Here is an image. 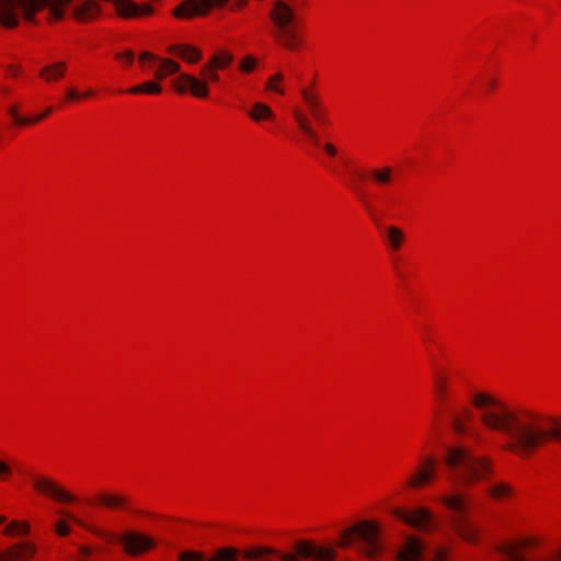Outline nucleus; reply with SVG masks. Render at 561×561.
Wrapping results in <instances>:
<instances>
[{"mask_svg": "<svg viewBox=\"0 0 561 561\" xmlns=\"http://www.w3.org/2000/svg\"><path fill=\"white\" fill-rule=\"evenodd\" d=\"M208 11L203 5L202 0L199 2L195 0H186L182 2L180 5H178L173 13L178 18H192L194 15L205 14Z\"/></svg>", "mask_w": 561, "mask_h": 561, "instance_id": "obj_17", "label": "nucleus"}, {"mask_svg": "<svg viewBox=\"0 0 561 561\" xmlns=\"http://www.w3.org/2000/svg\"><path fill=\"white\" fill-rule=\"evenodd\" d=\"M519 545L506 543L500 548V552L506 561H561V550L552 556H526L519 551ZM446 552L443 549L435 551L433 561H445Z\"/></svg>", "mask_w": 561, "mask_h": 561, "instance_id": "obj_8", "label": "nucleus"}, {"mask_svg": "<svg viewBox=\"0 0 561 561\" xmlns=\"http://www.w3.org/2000/svg\"><path fill=\"white\" fill-rule=\"evenodd\" d=\"M233 60V56L230 53L215 54L207 65L203 66V72L206 73L208 69H224L229 66Z\"/></svg>", "mask_w": 561, "mask_h": 561, "instance_id": "obj_22", "label": "nucleus"}, {"mask_svg": "<svg viewBox=\"0 0 561 561\" xmlns=\"http://www.w3.org/2000/svg\"><path fill=\"white\" fill-rule=\"evenodd\" d=\"M247 0H238V4L242 5Z\"/></svg>", "mask_w": 561, "mask_h": 561, "instance_id": "obj_48", "label": "nucleus"}, {"mask_svg": "<svg viewBox=\"0 0 561 561\" xmlns=\"http://www.w3.org/2000/svg\"><path fill=\"white\" fill-rule=\"evenodd\" d=\"M15 531L20 534H26L28 531V525L26 523L13 522L9 524L3 530L5 535H12Z\"/></svg>", "mask_w": 561, "mask_h": 561, "instance_id": "obj_31", "label": "nucleus"}, {"mask_svg": "<svg viewBox=\"0 0 561 561\" xmlns=\"http://www.w3.org/2000/svg\"><path fill=\"white\" fill-rule=\"evenodd\" d=\"M492 497L495 500H503L511 495V486L506 483H497L489 490Z\"/></svg>", "mask_w": 561, "mask_h": 561, "instance_id": "obj_28", "label": "nucleus"}, {"mask_svg": "<svg viewBox=\"0 0 561 561\" xmlns=\"http://www.w3.org/2000/svg\"><path fill=\"white\" fill-rule=\"evenodd\" d=\"M248 114L254 122L272 119L274 117L272 108L268 105L261 102L254 103L252 110L249 111Z\"/></svg>", "mask_w": 561, "mask_h": 561, "instance_id": "obj_23", "label": "nucleus"}, {"mask_svg": "<svg viewBox=\"0 0 561 561\" xmlns=\"http://www.w3.org/2000/svg\"><path fill=\"white\" fill-rule=\"evenodd\" d=\"M55 530L59 536H67L70 533V527L66 520H58L55 524Z\"/></svg>", "mask_w": 561, "mask_h": 561, "instance_id": "obj_35", "label": "nucleus"}, {"mask_svg": "<svg viewBox=\"0 0 561 561\" xmlns=\"http://www.w3.org/2000/svg\"><path fill=\"white\" fill-rule=\"evenodd\" d=\"M118 540L124 545L126 552L130 556L140 554L154 546L153 539L136 531H128L119 536Z\"/></svg>", "mask_w": 561, "mask_h": 561, "instance_id": "obj_12", "label": "nucleus"}, {"mask_svg": "<svg viewBox=\"0 0 561 561\" xmlns=\"http://www.w3.org/2000/svg\"><path fill=\"white\" fill-rule=\"evenodd\" d=\"M437 474V462L433 457L423 458L407 479L412 489H420L430 484Z\"/></svg>", "mask_w": 561, "mask_h": 561, "instance_id": "obj_9", "label": "nucleus"}, {"mask_svg": "<svg viewBox=\"0 0 561 561\" xmlns=\"http://www.w3.org/2000/svg\"><path fill=\"white\" fill-rule=\"evenodd\" d=\"M66 71V64L62 61L54 62L41 69L39 76L47 82L62 78Z\"/></svg>", "mask_w": 561, "mask_h": 561, "instance_id": "obj_21", "label": "nucleus"}, {"mask_svg": "<svg viewBox=\"0 0 561 561\" xmlns=\"http://www.w3.org/2000/svg\"><path fill=\"white\" fill-rule=\"evenodd\" d=\"M453 428L458 434H465L467 432L466 423L456 414H453Z\"/></svg>", "mask_w": 561, "mask_h": 561, "instance_id": "obj_33", "label": "nucleus"}, {"mask_svg": "<svg viewBox=\"0 0 561 561\" xmlns=\"http://www.w3.org/2000/svg\"><path fill=\"white\" fill-rule=\"evenodd\" d=\"M8 113L14 119V123L16 125H30V124H35V123L42 121V116H35V117L20 116L16 106L9 107Z\"/></svg>", "mask_w": 561, "mask_h": 561, "instance_id": "obj_27", "label": "nucleus"}, {"mask_svg": "<svg viewBox=\"0 0 561 561\" xmlns=\"http://www.w3.org/2000/svg\"><path fill=\"white\" fill-rule=\"evenodd\" d=\"M59 513H60L61 515H64L65 517H67L69 520H71V522H73V523H76V524H78V525L83 526V523H82V522H81L77 516H75L73 514H71V513H67V512H64V511H61V512H59Z\"/></svg>", "mask_w": 561, "mask_h": 561, "instance_id": "obj_39", "label": "nucleus"}, {"mask_svg": "<svg viewBox=\"0 0 561 561\" xmlns=\"http://www.w3.org/2000/svg\"><path fill=\"white\" fill-rule=\"evenodd\" d=\"M471 403L479 411L480 421L485 427L504 433L510 438L505 449L520 457L528 456L548 437L561 440L559 424L546 430L540 415L510 407L490 393L474 392Z\"/></svg>", "mask_w": 561, "mask_h": 561, "instance_id": "obj_1", "label": "nucleus"}, {"mask_svg": "<svg viewBox=\"0 0 561 561\" xmlns=\"http://www.w3.org/2000/svg\"><path fill=\"white\" fill-rule=\"evenodd\" d=\"M48 8V21H59L65 16V9L80 22L91 21L100 12V5L94 0H0V23L9 28L19 25V11L23 19L32 24L37 23L36 12Z\"/></svg>", "mask_w": 561, "mask_h": 561, "instance_id": "obj_2", "label": "nucleus"}, {"mask_svg": "<svg viewBox=\"0 0 561 561\" xmlns=\"http://www.w3.org/2000/svg\"><path fill=\"white\" fill-rule=\"evenodd\" d=\"M256 65V60L252 56H247L241 62H240V69L245 72H250L253 70V68Z\"/></svg>", "mask_w": 561, "mask_h": 561, "instance_id": "obj_34", "label": "nucleus"}, {"mask_svg": "<svg viewBox=\"0 0 561 561\" xmlns=\"http://www.w3.org/2000/svg\"><path fill=\"white\" fill-rule=\"evenodd\" d=\"M396 516L421 531L432 530L435 525L434 515L426 508L420 507L414 511H397Z\"/></svg>", "mask_w": 561, "mask_h": 561, "instance_id": "obj_10", "label": "nucleus"}, {"mask_svg": "<svg viewBox=\"0 0 561 561\" xmlns=\"http://www.w3.org/2000/svg\"><path fill=\"white\" fill-rule=\"evenodd\" d=\"M528 545H530V542L528 540H524L520 542V546H528Z\"/></svg>", "mask_w": 561, "mask_h": 561, "instance_id": "obj_46", "label": "nucleus"}, {"mask_svg": "<svg viewBox=\"0 0 561 561\" xmlns=\"http://www.w3.org/2000/svg\"><path fill=\"white\" fill-rule=\"evenodd\" d=\"M228 0H202L203 5L208 11L213 7H221L224 5Z\"/></svg>", "mask_w": 561, "mask_h": 561, "instance_id": "obj_36", "label": "nucleus"}, {"mask_svg": "<svg viewBox=\"0 0 561 561\" xmlns=\"http://www.w3.org/2000/svg\"><path fill=\"white\" fill-rule=\"evenodd\" d=\"M444 461L456 485L470 486L492 473L491 461L488 458L477 457L461 446L449 448Z\"/></svg>", "mask_w": 561, "mask_h": 561, "instance_id": "obj_3", "label": "nucleus"}, {"mask_svg": "<svg viewBox=\"0 0 561 561\" xmlns=\"http://www.w3.org/2000/svg\"><path fill=\"white\" fill-rule=\"evenodd\" d=\"M160 81H146L139 85H135L128 90V93L139 94V93H148V94H159L162 91V87L159 83Z\"/></svg>", "mask_w": 561, "mask_h": 561, "instance_id": "obj_24", "label": "nucleus"}, {"mask_svg": "<svg viewBox=\"0 0 561 561\" xmlns=\"http://www.w3.org/2000/svg\"><path fill=\"white\" fill-rule=\"evenodd\" d=\"M387 238L393 250H399L402 242L404 241V233L401 229L396 226L387 228Z\"/></svg>", "mask_w": 561, "mask_h": 561, "instance_id": "obj_26", "label": "nucleus"}, {"mask_svg": "<svg viewBox=\"0 0 561 561\" xmlns=\"http://www.w3.org/2000/svg\"><path fill=\"white\" fill-rule=\"evenodd\" d=\"M92 94H93V92H92V91H89V92H87V93L84 94V96H90V95H92Z\"/></svg>", "mask_w": 561, "mask_h": 561, "instance_id": "obj_49", "label": "nucleus"}, {"mask_svg": "<svg viewBox=\"0 0 561 561\" xmlns=\"http://www.w3.org/2000/svg\"><path fill=\"white\" fill-rule=\"evenodd\" d=\"M440 502L454 513L451 518L455 531L466 541L476 542L478 530L467 518V502L463 494L456 492L440 497Z\"/></svg>", "mask_w": 561, "mask_h": 561, "instance_id": "obj_5", "label": "nucleus"}, {"mask_svg": "<svg viewBox=\"0 0 561 561\" xmlns=\"http://www.w3.org/2000/svg\"><path fill=\"white\" fill-rule=\"evenodd\" d=\"M49 112H50V108H47L45 112H43V114L39 115V116H42V119L44 117H46L49 114Z\"/></svg>", "mask_w": 561, "mask_h": 561, "instance_id": "obj_45", "label": "nucleus"}, {"mask_svg": "<svg viewBox=\"0 0 561 561\" xmlns=\"http://www.w3.org/2000/svg\"><path fill=\"white\" fill-rule=\"evenodd\" d=\"M34 488L62 503H71L77 499L72 494L61 489L57 483L47 478H37L34 480Z\"/></svg>", "mask_w": 561, "mask_h": 561, "instance_id": "obj_13", "label": "nucleus"}, {"mask_svg": "<svg viewBox=\"0 0 561 561\" xmlns=\"http://www.w3.org/2000/svg\"><path fill=\"white\" fill-rule=\"evenodd\" d=\"M424 549V543L419 538L408 537L398 559L400 561H421Z\"/></svg>", "mask_w": 561, "mask_h": 561, "instance_id": "obj_14", "label": "nucleus"}, {"mask_svg": "<svg viewBox=\"0 0 561 561\" xmlns=\"http://www.w3.org/2000/svg\"><path fill=\"white\" fill-rule=\"evenodd\" d=\"M34 550V547L30 543H19L0 553V561H26L33 556Z\"/></svg>", "mask_w": 561, "mask_h": 561, "instance_id": "obj_15", "label": "nucleus"}, {"mask_svg": "<svg viewBox=\"0 0 561 561\" xmlns=\"http://www.w3.org/2000/svg\"><path fill=\"white\" fill-rule=\"evenodd\" d=\"M270 15L277 27L275 36L278 42L287 49H295L299 43V35L294 25L293 10L284 1H276Z\"/></svg>", "mask_w": 561, "mask_h": 561, "instance_id": "obj_6", "label": "nucleus"}, {"mask_svg": "<svg viewBox=\"0 0 561 561\" xmlns=\"http://www.w3.org/2000/svg\"><path fill=\"white\" fill-rule=\"evenodd\" d=\"M8 70H9V71H11V73H12L13 76H16V75H18V72H19V70H20V68H19V67H16V66H14V65H10V66H8Z\"/></svg>", "mask_w": 561, "mask_h": 561, "instance_id": "obj_43", "label": "nucleus"}, {"mask_svg": "<svg viewBox=\"0 0 561 561\" xmlns=\"http://www.w3.org/2000/svg\"><path fill=\"white\" fill-rule=\"evenodd\" d=\"M5 522V517L3 515H0V524Z\"/></svg>", "mask_w": 561, "mask_h": 561, "instance_id": "obj_47", "label": "nucleus"}, {"mask_svg": "<svg viewBox=\"0 0 561 561\" xmlns=\"http://www.w3.org/2000/svg\"><path fill=\"white\" fill-rule=\"evenodd\" d=\"M100 502L107 507L112 508H125L127 507V501L124 496L121 495H112V494H100Z\"/></svg>", "mask_w": 561, "mask_h": 561, "instance_id": "obj_25", "label": "nucleus"}, {"mask_svg": "<svg viewBox=\"0 0 561 561\" xmlns=\"http://www.w3.org/2000/svg\"><path fill=\"white\" fill-rule=\"evenodd\" d=\"M301 98L307 103L309 111L313 118L319 123H327V118L324 116V112L321 105V102L317 94L310 92L308 89L302 88L300 90Z\"/></svg>", "mask_w": 561, "mask_h": 561, "instance_id": "obj_16", "label": "nucleus"}, {"mask_svg": "<svg viewBox=\"0 0 561 561\" xmlns=\"http://www.w3.org/2000/svg\"><path fill=\"white\" fill-rule=\"evenodd\" d=\"M92 554V550L87 546L79 547V561H84Z\"/></svg>", "mask_w": 561, "mask_h": 561, "instance_id": "obj_38", "label": "nucleus"}, {"mask_svg": "<svg viewBox=\"0 0 561 561\" xmlns=\"http://www.w3.org/2000/svg\"><path fill=\"white\" fill-rule=\"evenodd\" d=\"M378 525L373 522H360L341 534L340 547H348L358 542V551L364 553L367 558H375L381 550V545L378 539Z\"/></svg>", "mask_w": 561, "mask_h": 561, "instance_id": "obj_4", "label": "nucleus"}, {"mask_svg": "<svg viewBox=\"0 0 561 561\" xmlns=\"http://www.w3.org/2000/svg\"><path fill=\"white\" fill-rule=\"evenodd\" d=\"M9 474H11L10 467L7 463L0 461V477Z\"/></svg>", "mask_w": 561, "mask_h": 561, "instance_id": "obj_40", "label": "nucleus"}, {"mask_svg": "<svg viewBox=\"0 0 561 561\" xmlns=\"http://www.w3.org/2000/svg\"><path fill=\"white\" fill-rule=\"evenodd\" d=\"M365 206H366V209L368 210V213L371 216H374L375 215V209L373 208V206L369 203H367V202H365Z\"/></svg>", "mask_w": 561, "mask_h": 561, "instance_id": "obj_44", "label": "nucleus"}, {"mask_svg": "<svg viewBox=\"0 0 561 561\" xmlns=\"http://www.w3.org/2000/svg\"><path fill=\"white\" fill-rule=\"evenodd\" d=\"M139 61L144 67L148 68L158 64V68L153 75L157 81H162L167 76L176 73L180 70V65L176 61H173L172 59H160L148 51L140 54Z\"/></svg>", "mask_w": 561, "mask_h": 561, "instance_id": "obj_11", "label": "nucleus"}, {"mask_svg": "<svg viewBox=\"0 0 561 561\" xmlns=\"http://www.w3.org/2000/svg\"><path fill=\"white\" fill-rule=\"evenodd\" d=\"M294 116L301 131L308 136L316 146H319L320 142L317 131L311 127L307 116L299 110L294 111Z\"/></svg>", "mask_w": 561, "mask_h": 561, "instance_id": "obj_20", "label": "nucleus"}, {"mask_svg": "<svg viewBox=\"0 0 561 561\" xmlns=\"http://www.w3.org/2000/svg\"><path fill=\"white\" fill-rule=\"evenodd\" d=\"M284 80V75L282 72H277L273 76H271L267 79V82L265 84L266 90L275 91L278 94H284V89L277 85L278 82Z\"/></svg>", "mask_w": 561, "mask_h": 561, "instance_id": "obj_30", "label": "nucleus"}, {"mask_svg": "<svg viewBox=\"0 0 561 561\" xmlns=\"http://www.w3.org/2000/svg\"><path fill=\"white\" fill-rule=\"evenodd\" d=\"M116 58L130 65L134 61V53L130 50L119 53L116 55Z\"/></svg>", "mask_w": 561, "mask_h": 561, "instance_id": "obj_37", "label": "nucleus"}, {"mask_svg": "<svg viewBox=\"0 0 561 561\" xmlns=\"http://www.w3.org/2000/svg\"><path fill=\"white\" fill-rule=\"evenodd\" d=\"M201 76L203 78L188 73H181L174 80V88L176 92L181 94L190 92L196 98L206 99L209 94L208 82H217L219 80V76L215 69H207L206 73H204L203 67L201 68Z\"/></svg>", "mask_w": 561, "mask_h": 561, "instance_id": "obj_7", "label": "nucleus"}, {"mask_svg": "<svg viewBox=\"0 0 561 561\" xmlns=\"http://www.w3.org/2000/svg\"><path fill=\"white\" fill-rule=\"evenodd\" d=\"M323 147L328 154H330V156L336 154V149L332 144L328 142Z\"/></svg>", "mask_w": 561, "mask_h": 561, "instance_id": "obj_42", "label": "nucleus"}, {"mask_svg": "<svg viewBox=\"0 0 561 561\" xmlns=\"http://www.w3.org/2000/svg\"><path fill=\"white\" fill-rule=\"evenodd\" d=\"M181 561H204L205 556L196 551H185L180 556Z\"/></svg>", "mask_w": 561, "mask_h": 561, "instance_id": "obj_32", "label": "nucleus"}, {"mask_svg": "<svg viewBox=\"0 0 561 561\" xmlns=\"http://www.w3.org/2000/svg\"><path fill=\"white\" fill-rule=\"evenodd\" d=\"M169 51L192 64L197 62L202 57L201 51L190 45H173L169 48Z\"/></svg>", "mask_w": 561, "mask_h": 561, "instance_id": "obj_19", "label": "nucleus"}, {"mask_svg": "<svg viewBox=\"0 0 561 561\" xmlns=\"http://www.w3.org/2000/svg\"><path fill=\"white\" fill-rule=\"evenodd\" d=\"M494 84H495V83H494V81H490V82H489V85H490L491 88H493V87H494Z\"/></svg>", "mask_w": 561, "mask_h": 561, "instance_id": "obj_50", "label": "nucleus"}, {"mask_svg": "<svg viewBox=\"0 0 561 561\" xmlns=\"http://www.w3.org/2000/svg\"><path fill=\"white\" fill-rule=\"evenodd\" d=\"M433 391H434V396H435L438 404L443 408H448V405H449L448 381H447V378L440 373H437L435 375Z\"/></svg>", "mask_w": 561, "mask_h": 561, "instance_id": "obj_18", "label": "nucleus"}, {"mask_svg": "<svg viewBox=\"0 0 561 561\" xmlns=\"http://www.w3.org/2000/svg\"><path fill=\"white\" fill-rule=\"evenodd\" d=\"M371 175L378 183L388 184L392 179V169L390 167L374 169Z\"/></svg>", "mask_w": 561, "mask_h": 561, "instance_id": "obj_29", "label": "nucleus"}, {"mask_svg": "<svg viewBox=\"0 0 561 561\" xmlns=\"http://www.w3.org/2000/svg\"><path fill=\"white\" fill-rule=\"evenodd\" d=\"M80 96L81 95L79 94V92L76 89H69L68 92H67V99L68 100H77Z\"/></svg>", "mask_w": 561, "mask_h": 561, "instance_id": "obj_41", "label": "nucleus"}]
</instances>
